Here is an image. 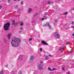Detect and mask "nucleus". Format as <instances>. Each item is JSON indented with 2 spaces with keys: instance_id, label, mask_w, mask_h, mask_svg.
Segmentation results:
<instances>
[{
  "instance_id": "obj_1",
  "label": "nucleus",
  "mask_w": 74,
  "mask_h": 74,
  "mask_svg": "<svg viewBox=\"0 0 74 74\" xmlns=\"http://www.w3.org/2000/svg\"><path fill=\"white\" fill-rule=\"evenodd\" d=\"M12 40L11 41V45L13 47L16 48L19 45V44L21 42V39L15 37H12Z\"/></svg>"
},
{
  "instance_id": "obj_2",
  "label": "nucleus",
  "mask_w": 74,
  "mask_h": 74,
  "mask_svg": "<svg viewBox=\"0 0 74 74\" xmlns=\"http://www.w3.org/2000/svg\"><path fill=\"white\" fill-rule=\"evenodd\" d=\"M10 25L11 23L9 22L5 24L3 27L4 30H9V28Z\"/></svg>"
},
{
  "instance_id": "obj_3",
  "label": "nucleus",
  "mask_w": 74,
  "mask_h": 74,
  "mask_svg": "<svg viewBox=\"0 0 74 74\" xmlns=\"http://www.w3.org/2000/svg\"><path fill=\"white\" fill-rule=\"evenodd\" d=\"M10 25L11 23L9 22L5 24L3 27L4 30H9V28Z\"/></svg>"
},
{
  "instance_id": "obj_4",
  "label": "nucleus",
  "mask_w": 74,
  "mask_h": 74,
  "mask_svg": "<svg viewBox=\"0 0 74 74\" xmlns=\"http://www.w3.org/2000/svg\"><path fill=\"white\" fill-rule=\"evenodd\" d=\"M54 36L57 38H59L60 37V35L59 34V33L57 32H55V34H54Z\"/></svg>"
},
{
  "instance_id": "obj_5",
  "label": "nucleus",
  "mask_w": 74,
  "mask_h": 74,
  "mask_svg": "<svg viewBox=\"0 0 74 74\" xmlns=\"http://www.w3.org/2000/svg\"><path fill=\"white\" fill-rule=\"evenodd\" d=\"M41 42V43H42L43 44H44V45H49L48 44V43H47V42L44 40L42 41Z\"/></svg>"
},
{
  "instance_id": "obj_6",
  "label": "nucleus",
  "mask_w": 74,
  "mask_h": 74,
  "mask_svg": "<svg viewBox=\"0 0 74 74\" xmlns=\"http://www.w3.org/2000/svg\"><path fill=\"white\" fill-rule=\"evenodd\" d=\"M38 69L39 70H42L43 69V68L41 66V65H38Z\"/></svg>"
},
{
  "instance_id": "obj_7",
  "label": "nucleus",
  "mask_w": 74,
  "mask_h": 74,
  "mask_svg": "<svg viewBox=\"0 0 74 74\" xmlns=\"http://www.w3.org/2000/svg\"><path fill=\"white\" fill-rule=\"evenodd\" d=\"M35 59V57L34 56H30L29 57V59H31L32 60H34Z\"/></svg>"
},
{
  "instance_id": "obj_8",
  "label": "nucleus",
  "mask_w": 74,
  "mask_h": 74,
  "mask_svg": "<svg viewBox=\"0 0 74 74\" xmlns=\"http://www.w3.org/2000/svg\"><path fill=\"white\" fill-rule=\"evenodd\" d=\"M11 36V34H8V37L9 39H10V37Z\"/></svg>"
},
{
  "instance_id": "obj_9",
  "label": "nucleus",
  "mask_w": 74,
  "mask_h": 74,
  "mask_svg": "<svg viewBox=\"0 0 74 74\" xmlns=\"http://www.w3.org/2000/svg\"><path fill=\"white\" fill-rule=\"evenodd\" d=\"M22 55H20L19 56V58H18V59L19 60H22V58L21 57H22Z\"/></svg>"
},
{
  "instance_id": "obj_10",
  "label": "nucleus",
  "mask_w": 74,
  "mask_h": 74,
  "mask_svg": "<svg viewBox=\"0 0 74 74\" xmlns=\"http://www.w3.org/2000/svg\"><path fill=\"white\" fill-rule=\"evenodd\" d=\"M32 9L31 8H29L28 9V12H29V13H30L32 12Z\"/></svg>"
},
{
  "instance_id": "obj_11",
  "label": "nucleus",
  "mask_w": 74,
  "mask_h": 74,
  "mask_svg": "<svg viewBox=\"0 0 74 74\" xmlns=\"http://www.w3.org/2000/svg\"><path fill=\"white\" fill-rule=\"evenodd\" d=\"M15 20H13L12 22V25H14L15 24Z\"/></svg>"
},
{
  "instance_id": "obj_12",
  "label": "nucleus",
  "mask_w": 74,
  "mask_h": 74,
  "mask_svg": "<svg viewBox=\"0 0 74 74\" xmlns=\"http://www.w3.org/2000/svg\"><path fill=\"white\" fill-rule=\"evenodd\" d=\"M30 60L29 61V63H32L33 62V60L32 59H30Z\"/></svg>"
},
{
  "instance_id": "obj_13",
  "label": "nucleus",
  "mask_w": 74,
  "mask_h": 74,
  "mask_svg": "<svg viewBox=\"0 0 74 74\" xmlns=\"http://www.w3.org/2000/svg\"><path fill=\"white\" fill-rule=\"evenodd\" d=\"M24 25L23 22H21V24H20V25L22 26Z\"/></svg>"
},
{
  "instance_id": "obj_14",
  "label": "nucleus",
  "mask_w": 74,
  "mask_h": 74,
  "mask_svg": "<svg viewBox=\"0 0 74 74\" xmlns=\"http://www.w3.org/2000/svg\"><path fill=\"white\" fill-rule=\"evenodd\" d=\"M22 71H20L18 72V74H22Z\"/></svg>"
},
{
  "instance_id": "obj_15",
  "label": "nucleus",
  "mask_w": 74,
  "mask_h": 74,
  "mask_svg": "<svg viewBox=\"0 0 74 74\" xmlns=\"http://www.w3.org/2000/svg\"><path fill=\"white\" fill-rule=\"evenodd\" d=\"M46 26L47 25V26H49L50 25L49 24V23H47L46 24Z\"/></svg>"
},
{
  "instance_id": "obj_16",
  "label": "nucleus",
  "mask_w": 74,
  "mask_h": 74,
  "mask_svg": "<svg viewBox=\"0 0 74 74\" xmlns=\"http://www.w3.org/2000/svg\"><path fill=\"white\" fill-rule=\"evenodd\" d=\"M49 58V57H48L47 56H46V57H45V58H46V60H47V59H48Z\"/></svg>"
},
{
  "instance_id": "obj_17",
  "label": "nucleus",
  "mask_w": 74,
  "mask_h": 74,
  "mask_svg": "<svg viewBox=\"0 0 74 74\" xmlns=\"http://www.w3.org/2000/svg\"><path fill=\"white\" fill-rule=\"evenodd\" d=\"M64 67H65L64 66V67H62V70L63 71H64V70H65V69H64Z\"/></svg>"
},
{
  "instance_id": "obj_18",
  "label": "nucleus",
  "mask_w": 74,
  "mask_h": 74,
  "mask_svg": "<svg viewBox=\"0 0 74 74\" xmlns=\"http://www.w3.org/2000/svg\"><path fill=\"white\" fill-rule=\"evenodd\" d=\"M19 24V23L16 22V23L15 25H17Z\"/></svg>"
},
{
  "instance_id": "obj_19",
  "label": "nucleus",
  "mask_w": 74,
  "mask_h": 74,
  "mask_svg": "<svg viewBox=\"0 0 74 74\" xmlns=\"http://www.w3.org/2000/svg\"><path fill=\"white\" fill-rule=\"evenodd\" d=\"M0 74H3V71H2L0 72Z\"/></svg>"
},
{
  "instance_id": "obj_20",
  "label": "nucleus",
  "mask_w": 74,
  "mask_h": 74,
  "mask_svg": "<svg viewBox=\"0 0 74 74\" xmlns=\"http://www.w3.org/2000/svg\"><path fill=\"white\" fill-rule=\"evenodd\" d=\"M19 5H17V6H16V7H15V9H17L18 8V7Z\"/></svg>"
},
{
  "instance_id": "obj_21",
  "label": "nucleus",
  "mask_w": 74,
  "mask_h": 74,
  "mask_svg": "<svg viewBox=\"0 0 74 74\" xmlns=\"http://www.w3.org/2000/svg\"><path fill=\"white\" fill-rule=\"evenodd\" d=\"M48 26L49 27V29H51V25H50Z\"/></svg>"
},
{
  "instance_id": "obj_22",
  "label": "nucleus",
  "mask_w": 74,
  "mask_h": 74,
  "mask_svg": "<svg viewBox=\"0 0 74 74\" xmlns=\"http://www.w3.org/2000/svg\"><path fill=\"white\" fill-rule=\"evenodd\" d=\"M23 1H22L21 2V5H23Z\"/></svg>"
},
{
  "instance_id": "obj_23",
  "label": "nucleus",
  "mask_w": 74,
  "mask_h": 74,
  "mask_svg": "<svg viewBox=\"0 0 74 74\" xmlns=\"http://www.w3.org/2000/svg\"><path fill=\"white\" fill-rule=\"evenodd\" d=\"M32 39H33L32 38H30L29 39V41H32Z\"/></svg>"
},
{
  "instance_id": "obj_24",
  "label": "nucleus",
  "mask_w": 74,
  "mask_h": 74,
  "mask_svg": "<svg viewBox=\"0 0 74 74\" xmlns=\"http://www.w3.org/2000/svg\"><path fill=\"white\" fill-rule=\"evenodd\" d=\"M48 69L49 70V71H51V68H48Z\"/></svg>"
},
{
  "instance_id": "obj_25",
  "label": "nucleus",
  "mask_w": 74,
  "mask_h": 74,
  "mask_svg": "<svg viewBox=\"0 0 74 74\" xmlns=\"http://www.w3.org/2000/svg\"><path fill=\"white\" fill-rule=\"evenodd\" d=\"M71 25H74V21H72L71 23Z\"/></svg>"
},
{
  "instance_id": "obj_26",
  "label": "nucleus",
  "mask_w": 74,
  "mask_h": 74,
  "mask_svg": "<svg viewBox=\"0 0 74 74\" xmlns=\"http://www.w3.org/2000/svg\"><path fill=\"white\" fill-rule=\"evenodd\" d=\"M8 3H11V0H8Z\"/></svg>"
},
{
  "instance_id": "obj_27",
  "label": "nucleus",
  "mask_w": 74,
  "mask_h": 74,
  "mask_svg": "<svg viewBox=\"0 0 74 74\" xmlns=\"http://www.w3.org/2000/svg\"><path fill=\"white\" fill-rule=\"evenodd\" d=\"M45 14L46 15H48V12H45Z\"/></svg>"
},
{
  "instance_id": "obj_28",
  "label": "nucleus",
  "mask_w": 74,
  "mask_h": 74,
  "mask_svg": "<svg viewBox=\"0 0 74 74\" xmlns=\"http://www.w3.org/2000/svg\"><path fill=\"white\" fill-rule=\"evenodd\" d=\"M15 72V71H14L13 72H11V74H12V73H14Z\"/></svg>"
},
{
  "instance_id": "obj_29",
  "label": "nucleus",
  "mask_w": 74,
  "mask_h": 74,
  "mask_svg": "<svg viewBox=\"0 0 74 74\" xmlns=\"http://www.w3.org/2000/svg\"><path fill=\"white\" fill-rule=\"evenodd\" d=\"M44 19H44V18H42L41 20H42V21H44Z\"/></svg>"
},
{
  "instance_id": "obj_30",
  "label": "nucleus",
  "mask_w": 74,
  "mask_h": 74,
  "mask_svg": "<svg viewBox=\"0 0 74 74\" xmlns=\"http://www.w3.org/2000/svg\"><path fill=\"white\" fill-rule=\"evenodd\" d=\"M53 70H56V69L55 68H53L52 70V71H53Z\"/></svg>"
},
{
  "instance_id": "obj_31",
  "label": "nucleus",
  "mask_w": 74,
  "mask_h": 74,
  "mask_svg": "<svg viewBox=\"0 0 74 74\" xmlns=\"http://www.w3.org/2000/svg\"><path fill=\"white\" fill-rule=\"evenodd\" d=\"M42 49L41 48H40V51L41 52H42Z\"/></svg>"
},
{
  "instance_id": "obj_32",
  "label": "nucleus",
  "mask_w": 74,
  "mask_h": 74,
  "mask_svg": "<svg viewBox=\"0 0 74 74\" xmlns=\"http://www.w3.org/2000/svg\"><path fill=\"white\" fill-rule=\"evenodd\" d=\"M66 74H70V72H68L66 73Z\"/></svg>"
},
{
  "instance_id": "obj_33",
  "label": "nucleus",
  "mask_w": 74,
  "mask_h": 74,
  "mask_svg": "<svg viewBox=\"0 0 74 74\" xmlns=\"http://www.w3.org/2000/svg\"><path fill=\"white\" fill-rule=\"evenodd\" d=\"M48 4H51V2H50V1H49L48 2Z\"/></svg>"
},
{
  "instance_id": "obj_34",
  "label": "nucleus",
  "mask_w": 74,
  "mask_h": 74,
  "mask_svg": "<svg viewBox=\"0 0 74 74\" xmlns=\"http://www.w3.org/2000/svg\"><path fill=\"white\" fill-rule=\"evenodd\" d=\"M64 14H65V15H66V14H67V12H65Z\"/></svg>"
},
{
  "instance_id": "obj_35",
  "label": "nucleus",
  "mask_w": 74,
  "mask_h": 74,
  "mask_svg": "<svg viewBox=\"0 0 74 74\" xmlns=\"http://www.w3.org/2000/svg\"><path fill=\"white\" fill-rule=\"evenodd\" d=\"M46 24H45L44 25H43V26H44V27H45V26H46Z\"/></svg>"
},
{
  "instance_id": "obj_36",
  "label": "nucleus",
  "mask_w": 74,
  "mask_h": 74,
  "mask_svg": "<svg viewBox=\"0 0 74 74\" xmlns=\"http://www.w3.org/2000/svg\"><path fill=\"white\" fill-rule=\"evenodd\" d=\"M22 29H23V27H21L20 28V29L22 30Z\"/></svg>"
},
{
  "instance_id": "obj_37",
  "label": "nucleus",
  "mask_w": 74,
  "mask_h": 74,
  "mask_svg": "<svg viewBox=\"0 0 74 74\" xmlns=\"http://www.w3.org/2000/svg\"><path fill=\"white\" fill-rule=\"evenodd\" d=\"M64 48H65V47H64L62 48V49H64Z\"/></svg>"
},
{
  "instance_id": "obj_38",
  "label": "nucleus",
  "mask_w": 74,
  "mask_h": 74,
  "mask_svg": "<svg viewBox=\"0 0 74 74\" xmlns=\"http://www.w3.org/2000/svg\"><path fill=\"white\" fill-rule=\"evenodd\" d=\"M57 21H58V20H55V22H57Z\"/></svg>"
},
{
  "instance_id": "obj_39",
  "label": "nucleus",
  "mask_w": 74,
  "mask_h": 74,
  "mask_svg": "<svg viewBox=\"0 0 74 74\" xmlns=\"http://www.w3.org/2000/svg\"><path fill=\"white\" fill-rule=\"evenodd\" d=\"M72 52H73V51H71V52H69L68 53H71Z\"/></svg>"
},
{
  "instance_id": "obj_40",
  "label": "nucleus",
  "mask_w": 74,
  "mask_h": 74,
  "mask_svg": "<svg viewBox=\"0 0 74 74\" xmlns=\"http://www.w3.org/2000/svg\"><path fill=\"white\" fill-rule=\"evenodd\" d=\"M1 8H2V6H0V9H1Z\"/></svg>"
},
{
  "instance_id": "obj_41",
  "label": "nucleus",
  "mask_w": 74,
  "mask_h": 74,
  "mask_svg": "<svg viewBox=\"0 0 74 74\" xmlns=\"http://www.w3.org/2000/svg\"><path fill=\"white\" fill-rule=\"evenodd\" d=\"M67 44H69V42H67V43H66V45H67Z\"/></svg>"
},
{
  "instance_id": "obj_42",
  "label": "nucleus",
  "mask_w": 74,
  "mask_h": 74,
  "mask_svg": "<svg viewBox=\"0 0 74 74\" xmlns=\"http://www.w3.org/2000/svg\"><path fill=\"white\" fill-rule=\"evenodd\" d=\"M61 49H62V48L60 47L59 49V50H61Z\"/></svg>"
},
{
  "instance_id": "obj_43",
  "label": "nucleus",
  "mask_w": 74,
  "mask_h": 74,
  "mask_svg": "<svg viewBox=\"0 0 74 74\" xmlns=\"http://www.w3.org/2000/svg\"><path fill=\"white\" fill-rule=\"evenodd\" d=\"M72 36H74V33H73V34H72Z\"/></svg>"
},
{
  "instance_id": "obj_44",
  "label": "nucleus",
  "mask_w": 74,
  "mask_h": 74,
  "mask_svg": "<svg viewBox=\"0 0 74 74\" xmlns=\"http://www.w3.org/2000/svg\"><path fill=\"white\" fill-rule=\"evenodd\" d=\"M49 56H50V57H51V55H49Z\"/></svg>"
},
{
  "instance_id": "obj_45",
  "label": "nucleus",
  "mask_w": 74,
  "mask_h": 74,
  "mask_svg": "<svg viewBox=\"0 0 74 74\" xmlns=\"http://www.w3.org/2000/svg\"><path fill=\"white\" fill-rule=\"evenodd\" d=\"M8 66V65H6V67H7Z\"/></svg>"
},
{
  "instance_id": "obj_46",
  "label": "nucleus",
  "mask_w": 74,
  "mask_h": 74,
  "mask_svg": "<svg viewBox=\"0 0 74 74\" xmlns=\"http://www.w3.org/2000/svg\"><path fill=\"white\" fill-rule=\"evenodd\" d=\"M40 63H43V62H40Z\"/></svg>"
},
{
  "instance_id": "obj_47",
  "label": "nucleus",
  "mask_w": 74,
  "mask_h": 74,
  "mask_svg": "<svg viewBox=\"0 0 74 74\" xmlns=\"http://www.w3.org/2000/svg\"><path fill=\"white\" fill-rule=\"evenodd\" d=\"M33 22V23H34V21H33V22Z\"/></svg>"
},
{
  "instance_id": "obj_48",
  "label": "nucleus",
  "mask_w": 74,
  "mask_h": 74,
  "mask_svg": "<svg viewBox=\"0 0 74 74\" xmlns=\"http://www.w3.org/2000/svg\"><path fill=\"white\" fill-rule=\"evenodd\" d=\"M73 10H74V8H73Z\"/></svg>"
},
{
  "instance_id": "obj_49",
  "label": "nucleus",
  "mask_w": 74,
  "mask_h": 74,
  "mask_svg": "<svg viewBox=\"0 0 74 74\" xmlns=\"http://www.w3.org/2000/svg\"><path fill=\"white\" fill-rule=\"evenodd\" d=\"M14 1H16V0H14Z\"/></svg>"
},
{
  "instance_id": "obj_50",
  "label": "nucleus",
  "mask_w": 74,
  "mask_h": 74,
  "mask_svg": "<svg viewBox=\"0 0 74 74\" xmlns=\"http://www.w3.org/2000/svg\"><path fill=\"white\" fill-rule=\"evenodd\" d=\"M18 1H19V0H18Z\"/></svg>"
},
{
  "instance_id": "obj_51",
  "label": "nucleus",
  "mask_w": 74,
  "mask_h": 74,
  "mask_svg": "<svg viewBox=\"0 0 74 74\" xmlns=\"http://www.w3.org/2000/svg\"><path fill=\"white\" fill-rule=\"evenodd\" d=\"M47 17H46V19H47Z\"/></svg>"
},
{
  "instance_id": "obj_52",
  "label": "nucleus",
  "mask_w": 74,
  "mask_h": 74,
  "mask_svg": "<svg viewBox=\"0 0 74 74\" xmlns=\"http://www.w3.org/2000/svg\"><path fill=\"white\" fill-rule=\"evenodd\" d=\"M45 16H44V17H45Z\"/></svg>"
},
{
  "instance_id": "obj_53",
  "label": "nucleus",
  "mask_w": 74,
  "mask_h": 74,
  "mask_svg": "<svg viewBox=\"0 0 74 74\" xmlns=\"http://www.w3.org/2000/svg\"><path fill=\"white\" fill-rule=\"evenodd\" d=\"M73 30H74V28H73Z\"/></svg>"
},
{
  "instance_id": "obj_54",
  "label": "nucleus",
  "mask_w": 74,
  "mask_h": 74,
  "mask_svg": "<svg viewBox=\"0 0 74 74\" xmlns=\"http://www.w3.org/2000/svg\"><path fill=\"white\" fill-rule=\"evenodd\" d=\"M59 0V1H60V0Z\"/></svg>"
}]
</instances>
